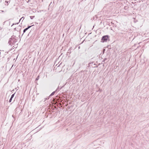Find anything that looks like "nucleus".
Segmentation results:
<instances>
[{
    "instance_id": "nucleus-1",
    "label": "nucleus",
    "mask_w": 149,
    "mask_h": 149,
    "mask_svg": "<svg viewBox=\"0 0 149 149\" xmlns=\"http://www.w3.org/2000/svg\"><path fill=\"white\" fill-rule=\"evenodd\" d=\"M108 38V36H103L102 39V42H106Z\"/></svg>"
},
{
    "instance_id": "nucleus-2",
    "label": "nucleus",
    "mask_w": 149,
    "mask_h": 149,
    "mask_svg": "<svg viewBox=\"0 0 149 149\" xmlns=\"http://www.w3.org/2000/svg\"><path fill=\"white\" fill-rule=\"evenodd\" d=\"M31 26H29L28 27L25 29L23 31L24 33L25 32L26 30H27L29 28H30Z\"/></svg>"
},
{
    "instance_id": "nucleus-3",
    "label": "nucleus",
    "mask_w": 149,
    "mask_h": 149,
    "mask_svg": "<svg viewBox=\"0 0 149 149\" xmlns=\"http://www.w3.org/2000/svg\"><path fill=\"white\" fill-rule=\"evenodd\" d=\"M24 18L23 17H22L19 20V22H20L22 20V21L24 19Z\"/></svg>"
},
{
    "instance_id": "nucleus-4",
    "label": "nucleus",
    "mask_w": 149,
    "mask_h": 149,
    "mask_svg": "<svg viewBox=\"0 0 149 149\" xmlns=\"http://www.w3.org/2000/svg\"><path fill=\"white\" fill-rule=\"evenodd\" d=\"M55 93V91H54V92H53L52 93V94H51L50 95L52 96V95H53Z\"/></svg>"
},
{
    "instance_id": "nucleus-5",
    "label": "nucleus",
    "mask_w": 149,
    "mask_h": 149,
    "mask_svg": "<svg viewBox=\"0 0 149 149\" xmlns=\"http://www.w3.org/2000/svg\"><path fill=\"white\" fill-rule=\"evenodd\" d=\"M35 17V16H30V17L31 19H33V18Z\"/></svg>"
},
{
    "instance_id": "nucleus-6",
    "label": "nucleus",
    "mask_w": 149,
    "mask_h": 149,
    "mask_svg": "<svg viewBox=\"0 0 149 149\" xmlns=\"http://www.w3.org/2000/svg\"><path fill=\"white\" fill-rule=\"evenodd\" d=\"M39 76H38L37 77V78H36V80H38L39 79Z\"/></svg>"
},
{
    "instance_id": "nucleus-7",
    "label": "nucleus",
    "mask_w": 149,
    "mask_h": 149,
    "mask_svg": "<svg viewBox=\"0 0 149 149\" xmlns=\"http://www.w3.org/2000/svg\"><path fill=\"white\" fill-rule=\"evenodd\" d=\"M14 94L12 95L11 96V98H13L14 97Z\"/></svg>"
},
{
    "instance_id": "nucleus-8",
    "label": "nucleus",
    "mask_w": 149,
    "mask_h": 149,
    "mask_svg": "<svg viewBox=\"0 0 149 149\" xmlns=\"http://www.w3.org/2000/svg\"><path fill=\"white\" fill-rule=\"evenodd\" d=\"M12 98H10V99L9 100V102H11L12 100Z\"/></svg>"
},
{
    "instance_id": "nucleus-9",
    "label": "nucleus",
    "mask_w": 149,
    "mask_h": 149,
    "mask_svg": "<svg viewBox=\"0 0 149 149\" xmlns=\"http://www.w3.org/2000/svg\"><path fill=\"white\" fill-rule=\"evenodd\" d=\"M1 11L2 12H4V11H3V10Z\"/></svg>"
}]
</instances>
